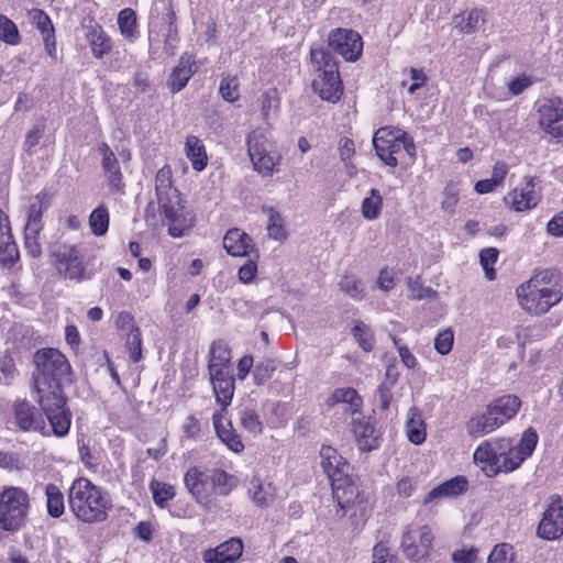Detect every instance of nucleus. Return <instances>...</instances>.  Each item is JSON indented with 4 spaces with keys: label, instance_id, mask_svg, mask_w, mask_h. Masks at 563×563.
I'll use <instances>...</instances> for the list:
<instances>
[{
    "label": "nucleus",
    "instance_id": "f257e3e1",
    "mask_svg": "<svg viewBox=\"0 0 563 563\" xmlns=\"http://www.w3.org/2000/svg\"><path fill=\"white\" fill-rule=\"evenodd\" d=\"M35 400L40 404L56 437H65L70 429L71 416L66 409L63 384L69 380L71 366L67 357L56 349L38 350L34 354Z\"/></svg>",
    "mask_w": 563,
    "mask_h": 563
},
{
    "label": "nucleus",
    "instance_id": "f03ea898",
    "mask_svg": "<svg viewBox=\"0 0 563 563\" xmlns=\"http://www.w3.org/2000/svg\"><path fill=\"white\" fill-rule=\"evenodd\" d=\"M538 441L533 428L523 431L517 445L510 438L485 440L475 449L473 460L488 477L511 473L533 453Z\"/></svg>",
    "mask_w": 563,
    "mask_h": 563
},
{
    "label": "nucleus",
    "instance_id": "7ed1b4c3",
    "mask_svg": "<svg viewBox=\"0 0 563 563\" xmlns=\"http://www.w3.org/2000/svg\"><path fill=\"white\" fill-rule=\"evenodd\" d=\"M184 483L196 503L211 511L214 507L213 496H229L238 487L239 479L222 468L192 466L185 473Z\"/></svg>",
    "mask_w": 563,
    "mask_h": 563
},
{
    "label": "nucleus",
    "instance_id": "20e7f679",
    "mask_svg": "<svg viewBox=\"0 0 563 563\" xmlns=\"http://www.w3.org/2000/svg\"><path fill=\"white\" fill-rule=\"evenodd\" d=\"M520 307L536 316L544 314L562 299V287L550 271L534 274L517 288Z\"/></svg>",
    "mask_w": 563,
    "mask_h": 563
},
{
    "label": "nucleus",
    "instance_id": "39448f33",
    "mask_svg": "<svg viewBox=\"0 0 563 563\" xmlns=\"http://www.w3.org/2000/svg\"><path fill=\"white\" fill-rule=\"evenodd\" d=\"M69 508L84 522L103 521L111 508L107 494L89 479L74 481L68 493Z\"/></svg>",
    "mask_w": 563,
    "mask_h": 563
},
{
    "label": "nucleus",
    "instance_id": "423d86ee",
    "mask_svg": "<svg viewBox=\"0 0 563 563\" xmlns=\"http://www.w3.org/2000/svg\"><path fill=\"white\" fill-rule=\"evenodd\" d=\"M521 407L515 395L501 396L488 404L484 411L472 416L466 422V432L472 438H482L511 420Z\"/></svg>",
    "mask_w": 563,
    "mask_h": 563
},
{
    "label": "nucleus",
    "instance_id": "0eeeda50",
    "mask_svg": "<svg viewBox=\"0 0 563 563\" xmlns=\"http://www.w3.org/2000/svg\"><path fill=\"white\" fill-rule=\"evenodd\" d=\"M310 58L317 71V76L312 80L314 92L322 100L333 103L339 101L343 92V86L336 60L322 47L312 48Z\"/></svg>",
    "mask_w": 563,
    "mask_h": 563
},
{
    "label": "nucleus",
    "instance_id": "6e6552de",
    "mask_svg": "<svg viewBox=\"0 0 563 563\" xmlns=\"http://www.w3.org/2000/svg\"><path fill=\"white\" fill-rule=\"evenodd\" d=\"M31 509L27 492L18 486H4L0 492V528L15 532L24 527Z\"/></svg>",
    "mask_w": 563,
    "mask_h": 563
},
{
    "label": "nucleus",
    "instance_id": "1a4fd4ad",
    "mask_svg": "<svg viewBox=\"0 0 563 563\" xmlns=\"http://www.w3.org/2000/svg\"><path fill=\"white\" fill-rule=\"evenodd\" d=\"M373 145L377 156L390 167L398 165L397 154L402 150L410 157L416 155V146L412 137L398 128L383 126L378 129L374 134Z\"/></svg>",
    "mask_w": 563,
    "mask_h": 563
},
{
    "label": "nucleus",
    "instance_id": "9d476101",
    "mask_svg": "<svg viewBox=\"0 0 563 563\" xmlns=\"http://www.w3.org/2000/svg\"><path fill=\"white\" fill-rule=\"evenodd\" d=\"M247 155L253 168L262 176H272L280 163V155L269 152L268 140L261 130H253L246 135Z\"/></svg>",
    "mask_w": 563,
    "mask_h": 563
},
{
    "label": "nucleus",
    "instance_id": "9b49d317",
    "mask_svg": "<svg viewBox=\"0 0 563 563\" xmlns=\"http://www.w3.org/2000/svg\"><path fill=\"white\" fill-rule=\"evenodd\" d=\"M433 534L430 527L426 525H410L402 534L401 549L410 560H422L428 558L432 550Z\"/></svg>",
    "mask_w": 563,
    "mask_h": 563
},
{
    "label": "nucleus",
    "instance_id": "f8f14e48",
    "mask_svg": "<svg viewBox=\"0 0 563 563\" xmlns=\"http://www.w3.org/2000/svg\"><path fill=\"white\" fill-rule=\"evenodd\" d=\"M321 465L332 483V489L339 500V505L343 508L339 490L350 482V465L346 460L338 453V451L328 445H323L320 450Z\"/></svg>",
    "mask_w": 563,
    "mask_h": 563
},
{
    "label": "nucleus",
    "instance_id": "ddd939ff",
    "mask_svg": "<svg viewBox=\"0 0 563 563\" xmlns=\"http://www.w3.org/2000/svg\"><path fill=\"white\" fill-rule=\"evenodd\" d=\"M163 222L168 227V233L174 238H180L191 227V219L185 211L179 192L158 202Z\"/></svg>",
    "mask_w": 563,
    "mask_h": 563
},
{
    "label": "nucleus",
    "instance_id": "4468645a",
    "mask_svg": "<svg viewBox=\"0 0 563 563\" xmlns=\"http://www.w3.org/2000/svg\"><path fill=\"white\" fill-rule=\"evenodd\" d=\"M537 536L543 540H558L563 536V505L559 495L549 498L537 528Z\"/></svg>",
    "mask_w": 563,
    "mask_h": 563
},
{
    "label": "nucleus",
    "instance_id": "2eb2a0df",
    "mask_svg": "<svg viewBox=\"0 0 563 563\" xmlns=\"http://www.w3.org/2000/svg\"><path fill=\"white\" fill-rule=\"evenodd\" d=\"M329 46L347 62H355L363 52L361 35L349 29H335L328 37Z\"/></svg>",
    "mask_w": 563,
    "mask_h": 563
},
{
    "label": "nucleus",
    "instance_id": "dca6fc26",
    "mask_svg": "<svg viewBox=\"0 0 563 563\" xmlns=\"http://www.w3.org/2000/svg\"><path fill=\"white\" fill-rule=\"evenodd\" d=\"M56 266L70 279L80 280L84 277L85 266L80 250L74 245H60L56 251Z\"/></svg>",
    "mask_w": 563,
    "mask_h": 563
},
{
    "label": "nucleus",
    "instance_id": "f3484780",
    "mask_svg": "<svg viewBox=\"0 0 563 563\" xmlns=\"http://www.w3.org/2000/svg\"><path fill=\"white\" fill-rule=\"evenodd\" d=\"M539 201L540 192L533 179L520 183L505 197V202L518 212L534 208Z\"/></svg>",
    "mask_w": 563,
    "mask_h": 563
},
{
    "label": "nucleus",
    "instance_id": "a211bd4d",
    "mask_svg": "<svg viewBox=\"0 0 563 563\" xmlns=\"http://www.w3.org/2000/svg\"><path fill=\"white\" fill-rule=\"evenodd\" d=\"M15 422L23 431H38L44 435L55 433L52 424L46 426L42 415L31 404L22 401L14 406Z\"/></svg>",
    "mask_w": 563,
    "mask_h": 563
},
{
    "label": "nucleus",
    "instance_id": "6ab92c4d",
    "mask_svg": "<svg viewBox=\"0 0 563 563\" xmlns=\"http://www.w3.org/2000/svg\"><path fill=\"white\" fill-rule=\"evenodd\" d=\"M540 124L554 137L563 136V100L548 99L539 109Z\"/></svg>",
    "mask_w": 563,
    "mask_h": 563
},
{
    "label": "nucleus",
    "instance_id": "aec40b11",
    "mask_svg": "<svg viewBox=\"0 0 563 563\" xmlns=\"http://www.w3.org/2000/svg\"><path fill=\"white\" fill-rule=\"evenodd\" d=\"M242 541L238 538H231L217 548L203 551L202 560L206 563H232L242 555Z\"/></svg>",
    "mask_w": 563,
    "mask_h": 563
},
{
    "label": "nucleus",
    "instance_id": "412c9836",
    "mask_svg": "<svg viewBox=\"0 0 563 563\" xmlns=\"http://www.w3.org/2000/svg\"><path fill=\"white\" fill-rule=\"evenodd\" d=\"M468 488V482L464 476H455L450 478L433 489H431L423 498L422 503L429 505L438 503L444 498H454L463 495Z\"/></svg>",
    "mask_w": 563,
    "mask_h": 563
},
{
    "label": "nucleus",
    "instance_id": "4be33fe9",
    "mask_svg": "<svg viewBox=\"0 0 563 563\" xmlns=\"http://www.w3.org/2000/svg\"><path fill=\"white\" fill-rule=\"evenodd\" d=\"M102 156V168L108 179V184L112 194H119L123 190L122 173L119 162L107 143H102L98 147Z\"/></svg>",
    "mask_w": 563,
    "mask_h": 563
},
{
    "label": "nucleus",
    "instance_id": "5701e85b",
    "mask_svg": "<svg viewBox=\"0 0 563 563\" xmlns=\"http://www.w3.org/2000/svg\"><path fill=\"white\" fill-rule=\"evenodd\" d=\"M223 409L213 413L212 422L218 438L223 442L231 451L240 453L244 449L240 437L235 433L232 423L228 420L223 413Z\"/></svg>",
    "mask_w": 563,
    "mask_h": 563
},
{
    "label": "nucleus",
    "instance_id": "b1692460",
    "mask_svg": "<svg viewBox=\"0 0 563 563\" xmlns=\"http://www.w3.org/2000/svg\"><path fill=\"white\" fill-rule=\"evenodd\" d=\"M196 73V62L189 54H183L177 66L173 69L168 87L173 93L179 92Z\"/></svg>",
    "mask_w": 563,
    "mask_h": 563
},
{
    "label": "nucleus",
    "instance_id": "393cba45",
    "mask_svg": "<svg viewBox=\"0 0 563 563\" xmlns=\"http://www.w3.org/2000/svg\"><path fill=\"white\" fill-rule=\"evenodd\" d=\"M223 247L232 256H247L254 250L252 239L238 228L230 229L223 238Z\"/></svg>",
    "mask_w": 563,
    "mask_h": 563
},
{
    "label": "nucleus",
    "instance_id": "a878e982",
    "mask_svg": "<svg viewBox=\"0 0 563 563\" xmlns=\"http://www.w3.org/2000/svg\"><path fill=\"white\" fill-rule=\"evenodd\" d=\"M85 29L86 38L89 42L92 55L96 58H102L111 52V40L99 24L90 23L86 25Z\"/></svg>",
    "mask_w": 563,
    "mask_h": 563
},
{
    "label": "nucleus",
    "instance_id": "bb28decb",
    "mask_svg": "<svg viewBox=\"0 0 563 563\" xmlns=\"http://www.w3.org/2000/svg\"><path fill=\"white\" fill-rule=\"evenodd\" d=\"M352 431L361 451L369 452L378 446L377 437L374 435V427L368 420L364 418L354 419Z\"/></svg>",
    "mask_w": 563,
    "mask_h": 563
},
{
    "label": "nucleus",
    "instance_id": "cd10ccee",
    "mask_svg": "<svg viewBox=\"0 0 563 563\" xmlns=\"http://www.w3.org/2000/svg\"><path fill=\"white\" fill-rule=\"evenodd\" d=\"M185 154L196 172H202L208 165V155L203 142L195 135L185 141Z\"/></svg>",
    "mask_w": 563,
    "mask_h": 563
},
{
    "label": "nucleus",
    "instance_id": "c85d7f7f",
    "mask_svg": "<svg viewBox=\"0 0 563 563\" xmlns=\"http://www.w3.org/2000/svg\"><path fill=\"white\" fill-rule=\"evenodd\" d=\"M340 404L345 412L355 413L362 406V399L353 388H338L328 398L327 405L333 407Z\"/></svg>",
    "mask_w": 563,
    "mask_h": 563
},
{
    "label": "nucleus",
    "instance_id": "c756f323",
    "mask_svg": "<svg viewBox=\"0 0 563 563\" xmlns=\"http://www.w3.org/2000/svg\"><path fill=\"white\" fill-rule=\"evenodd\" d=\"M406 433L412 444H421L427 437L426 423L421 411L417 407H411L407 413Z\"/></svg>",
    "mask_w": 563,
    "mask_h": 563
},
{
    "label": "nucleus",
    "instance_id": "7c9ffc66",
    "mask_svg": "<svg viewBox=\"0 0 563 563\" xmlns=\"http://www.w3.org/2000/svg\"><path fill=\"white\" fill-rule=\"evenodd\" d=\"M454 29L462 34H472L476 32L481 24H484L486 19L484 11L481 9H473L466 13L454 14L453 18Z\"/></svg>",
    "mask_w": 563,
    "mask_h": 563
},
{
    "label": "nucleus",
    "instance_id": "2f4dec72",
    "mask_svg": "<svg viewBox=\"0 0 563 563\" xmlns=\"http://www.w3.org/2000/svg\"><path fill=\"white\" fill-rule=\"evenodd\" d=\"M48 206L49 199L47 194L41 192L36 195L30 205L24 227H29L31 230L35 228L43 229L42 218Z\"/></svg>",
    "mask_w": 563,
    "mask_h": 563
},
{
    "label": "nucleus",
    "instance_id": "473e14b6",
    "mask_svg": "<svg viewBox=\"0 0 563 563\" xmlns=\"http://www.w3.org/2000/svg\"><path fill=\"white\" fill-rule=\"evenodd\" d=\"M118 26L121 35L133 42L137 36V19L134 10L131 8L122 9L118 14Z\"/></svg>",
    "mask_w": 563,
    "mask_h": 563
},
{
    "label": "nucleus",
    "instance_id": "72a5a7b5",
    "mask_svg": "<svg viewBox=\"0 0 563 563\" xmlns=\"http://www.w3.org/2000/svg\"><path fill=\"white\" fill-rule=\"evenodd\" d=\"M250 494L257 506H268L275 496V488L271 482L253 479Z\"/></svg>",
    "mask_w": 563,
    "mask_h": 563
},
{
    "label": "nucleus",
    "instance_id": "f704fd0d",
    "mask_svg": "<svg viewBox=\"0 0 563 563\" xmlns=\"http://www.w3.org/2000/svg\"><path fill=\"white\" fill-rule=\"evenodd\" d=\"M383 206V196L379 190L373 188L369 191V196L365 197L362 201V216L368 221L376 220L380 216Z\"/></svg>",
    "mask_w": 563,
    "mask_h": 563
},
{
    "label": "nucleus",
    "instance_id": "c9c22d12",
    "mask_svg": "<svg viewBox=\"0 0 563 563\" xmlns=\"http://www.w3.org/2000/svg\"><path fill=\"white\" fill-rule=\"evenodd\" d=\"M155 191L158 202L167 197H173L174 192H178L172 184V169L169 166L162 167L155 176Z\"/></svg>",
    "mask_w": 563,
    "mask_h": 563
},
{
    "label": "nucleus",
    "instance_id": "e433bc0d",
    "mask_svg": "<svg viewBox=\"0 0 563 563\" xmlns=\"http://www.w3.org/2000/svg\"><path fill=\"white\" fill-rule=\"evenodd\" d=\"M216 395V400L224 410L232 400L234 394V380L232 376L211 382Z\"/></svg>",
    "mask_w": 563,
    "mask_h": 563
},
{
    "label": "nucleus",
    "instance_id": "4c0bfd02",
    "mask_svg": "<svg viewBox=\"0 0 563 563\" xmlns=\"http://www.w3.org/2000/svg\"><path fill=\"white\" fill-rule=\"evenodd\" d=\"M263 211L267 216L268 236L277 241L285 240L287 232L284 225V219L280 213L272 207L264 208Z\"/></svg>",
    "mask_w": 563,
    "mask_h": 563
},
{
    "label": "nucleus",
    "instance_id": "58836bf2",
    "mask_svg": "<svg viewBox=\"0 0 563 563\" xmlns=\"http://www.w3.org/2000/svg\"><path fill=\"white\" fill-rule=\"evenodd\" d=\"M45 494L48 515L53 518H59L65 510L63 493L55 484H48Z\"/></svg>",
    "mask_w": 563,
    "mask_h": 563
},
{
    "label": "nucleus",
    "instance_id": "ea45409f",
    "mask_svg": "<svg viewBox=\"0 0 563 563\" xmlns=\"http://www.w3.org/2000/svg\"><path fill=\"white\" fill-rule=\"evenodd\" d=\"M89 227L96 236H102L109 228V211L104 206H99L89 216Z\"/></svg>",
    "mask_w": 563,
    "mask_h": 563
},
{
    "label": "nucleus",
    "instance_id": "a19ab883",
    "mask_svg": "<svg viewBox=\"0 0 563 563\" xmlns=\"http://www.w3.org/2000/svg\"><path fill=\"white\" fill-rule=\"evenodd\" d=\"M0 41L13 46L21 42L16 24L4 14H0Z\"/></svg>",
    "mask_w": 563,
    "mask_h": 563
},
{
    "label": "nucleus",
    "instance_id": "79ce46f5",
    "mask_svg": "<svg viewBox=\"0 0 563 563\" xmlns=\"http://www.w3.org/2000/svg\"><path fill=\"white\" fill-rule=\"evenodd\" d=\"M340 290L354 300H362L365 296L363 284L352 275H345L339 283Z\"/></svg>",
    "mask_w": 563,
    "mask_h": 563
},
{
    "label": "nucleus",
    "instance_id": "37998d69",
    "mask_svg": "<svg viewBox=\"0 0 563 563\" xmlns=\"http://www.w3.org/2000/svg\"><path fill=\"white\" fill-rule=\"evenodd\" d=\"M150 488L154 503L161 508H164L166 503L175 495L174 487L165 483L154 481L151 483Z\"/></svg>",
    "mask_w": 563,
    "mask_h": 563
},
{
    "label": "nucleus",
    "instance_id": "c03bdc74",
    "mask_svg": "<svg viewBox=\"0 0 563 563\" xmlns=\"http://www.w3.org/2000/svg\"><path fill=\"white\" fill-rule=\"evenodd\" d=\"M42 229H32L24 227V247L32 257H38L42 254L40 233Z\"/></svg>",
    "mask_w": 563,
    "mask_h": 563
},
{
    "label": "nucleus",
    "instance_id": "a18cd8bd",
    "mask_svg": "<svg viewBox=\"0 0 563 563\" xmlns=\"http://www.w3.org/2000/svg\"><path fill=\"white\" fill-rule=\"evenodd\" d=\"M352 331L360 346L364 351L369 352L374 345V336L372 330L365 323L358 321L355 323Z\"/></svg>",
    "mask_w": 563,
    "mask_h": 563
},
{
    "label": "nucleus",
    "instance_id": "49530a36",
    "mask_svg": "<svg viewBox=\"0 0 563 563\" xmlns=\"http://www.w3.org/2000/svg\"><path fill=\"white\" fill-rule=\"evenodd\" d=\"M240 422L250 433L261 434L263 432V423L258 415L252 409H243L240 412Z\"/></svg>",
    "mask_w": 563,
    "mask_h": 563
},
{
    "label": "nucleus",
    "instance_id": "de8ad7c7",
    "mask_svg": "<svg viewBox=\"0 0 563 563\" xmlns=\"http://www.w3.org/2000/svg\"><path fill=\"white\" fill-rule=\"evenodd\" d=\"M231 352L223 342H213L209 351V364L230 365Z\"/></svg>",
    "mask_w": 563,
    "mask_h": 563
},
{
    "label": "nucleus",
    "instance_id": "09e8293b",
    "mask_svg": "<svg viewBox=\"0 0 563 563\" xmlns=\"http://www.w3.org/2000/svg\"><path fill=\"white\" fill-rule=\"evenodd\" d=\"M125 347L132 362L136 363L142 358V338L141 331L134 330L126 333Z\"/></svg>",
    "mask_w": 563,
    "mask_h": 563
},
{
    "label": "nucleus",
    "instance_id": "8fccbe9b",
    "mask_svg": "<svg viewBox=\"0 0 563 563\" xmlns=\"http://www.w3.org/2000/svg\"><path fill=\"white\" fill-rule=\"evenodd\" d=\"M222 98L228 102H234L240 98L239 82L234 76L222 78L219 87Z\"/></svg>",
    "mask_w": 563,
    "mask_h": 563
},
{
    "label": "nucleus",
    "instance_id": "3c124183",
    "mask_svg": "<svg viewBox=\"0 0 563 563\" xmlns=\"http://www.w3.org/2000/svg\"><path fill=\"white\" fill-rule=\"evenodd\" d=\"M515 559L514 549L508 543H500L492 550L487 563H512Z\"/></svg>",
    "mask_w": 563,
    "mask_h": 563
},
{
    "label": "nucleus",
    "instance_id": "603ef678",
    "mask_svg": "<svg viewBox=\"0 0 563 563\" xmlns=\"http://www.w3.org/2000/svg\"><path fill=\"white\" fill-rule=\"evenodd\" d=\"M278 107L279 99L276 89H269L262 95L261 113L264 121H268L271 112L277 110Z\"/></svg>",
    "mask_w": 563,
    "mask_h": 563
},
{
    "label": "nucleus",
    "instance_id": "864d4df0",
    "mask_svg": "<svg viewBox=\"0 0 563 563\" xmlns=\"http://www.w3.org/2000/svg\"><path fill=\"white\" fill-rule=\"evenodd\" d=\"M498 258V251L494 247L484 249L479 253L481 265L485 272L487 279L493 280L495 278L494 264Z\"/></svg>",
    "mask_w": 563,
    "mask_h": 563
},
{
    "label": "nucleus",
    "instance_id": "5fc2aeb1",
    "mask_svg": "<svg viewBox=\"0 0 563 563\" xmlns=\"http://www.w3.org/2000/svg\"><path fill=\"white\" fill-rule=\"evenodd\" d=\"M454 342V334L451 329L441 331L434 339V349L441 355H446L451 352Z\"/></svg>",
    "mask_w": 563,
    "mask_h": 563
},
{
    "label": "nucleus",
    "instance_id": "6e6d98bb",
    "mask_svg": "<svg viewBox=\"0 0 563 563\" xmlns=\"http://www.w3.org/2000/svg\"><path fill=\"white\" fill-rule=\"evenodd\" d=\"M276 369L275 363L272 360H267L258 363L253 372L254 382L256 385H262L271 379L274 371Z\"/></svg>",
    "mask_w": 563,
    "mask_h": 563
},
{
    "label": "nucleus",
    "instance_id": "4d7b16f0",
    "mask_svg": "<svg viewBox=\"0 0 563 563\" xmlns=\"http://www.w3.org/2000/svg\"><path fill=\"white\" fill-rule=\"evenodd\" d=\"M459 194L460 189L455 184H449L443 192V200L441 202V207L448 213H452L454 211L455 206L459 202Z\"/></svg>",
    "mask_w": 563,
    "mask_h": 563
},
{
    "label": "nucleus",
    "instance_id": "13d9d810",
    "mask_svg": "<svg viewBox=\"0 0 563 563\" xmlns=\"http://www.w3.org/2000/svg\"><path fill=\"white\" fill-rule=\"evenodd\" d=\"M32 19L41 32L42 37L47 36L48 33H54L52 21L49 16L43 11L35 10L32 14Z\"/></svg>",
    "mask_w": 563,
    "mask_h": 563
},
{
    "label": "nucleus",
    "instance_id": "bf43d9fd",
    "mask_svg": "<svg viewBox=\"0 0 563 563\" xmlns=\"http://www.w3.org/2000/svg\"><path fill=\"white\" fill-rule=\"evenodd\" d=\"M15 366L10 356H3L0 360V383L8 385L14 378Z\"/></svg>",
    "mask_w": 563,
    "mask_h": 563
},
{
    "label": "nucleus",
    "instance_id": "052dcab7",
    "mask_svg": "<svg viewBox=\"0 0 563 563\" xmlns=\"http://www.w3.org/2000/svg\"><path fill=\"white\" fill-rule=\"evenodd\" d=\"M416 481L408 476L401 477L396 484V493L401 498H408L412 496L416 492Z\"/></svg>",
    "mask_w": 563,
    "mask_h": 563
},
{
    "label": "nucleus",
    "instance_id": "680f3d73",
    "mask_svg": "<svg viewBox=\"0 0 563 563\" xmlns=\"http://www.w3.org/2000/svg\"><path fill=\"white\" fill-rule=\"evenodd\" d=\"M115 327L118 330L122 332L130 333L134 330H139L137 327H135L134 318L133 316L128 311H121L115 318Z\"/></svg>",
    "mask_w": 563,
    "mask_h": 563
},
{
    "label": "nucleus",
    "instance_id": "e2e57ef3",
    "mask_svg": "<svg viewBox=\"0 0 563 563\" xmlns=\"http://www.w3.org/2000/svg\"><path fill=\"white\" fill-rule=\"evenodd\" d=\"M181 430L186 438L197 439L201 431L200 422L195 416L190 415L185 419Z\"/></svg>",
    "mask_w": 563,
    "mask_h": 563
},
{
    "label": "nucleus",
    "instance_id": "0e129e2a",
    "mask_svg": "<svg viewBox=\"0 0 563 563\" xmlns=\"http://www.w3.org/2000/svg\"><path fill=\"white\" fill-rule=\"evenodd\" d=\"M454 563H476L477 550L475 548L461 549L452 553Z\"/></svg>",
    "mask_w": 563,
    "mask_h": 563
},
{
    "label": "nucleus",
    "instance_id": "69168bd1",
    "mask_svg": "<svg viewBox=\"0 0 563 563\" xmlns=\"http://www.w3.org/2000/svg\"><path fill=\"white\" fill-rule=\"evenodd\" d=\"M257 273V265L254 261H247L239 269V279L243 284L251 283Z\"/></svg>",
    "mask_w": 563,
    "mask_h": 563
},
{
    "label": "nucleus",
    "instance_id": "338daca9",
    "mask_svg": "<svg viewBox=\"0 0 563 563\" xmlns=\"http://www.w3.org/2000/svg\"><path fill=\"white\" fill-rule=\"evenodd\" d=\"M377 285L379 289L383 291H389L395 286V277L394 273L388 268H383L379 272L378 278H377Z\"/></svg>",
    "mask_w": 563,
    "mask_h": 563
},
{
    "label": "nucleus",
    "instance_id": "774afa93",
    "mask_svg": "<svg viewBox=\"0 0 563 563\" xmlns=\"http://www.w3.org/2000/svg\"><path fill=\"white\" fill-rule=\"evenodd\" d=\"M547 231L552 236H563V211L548 222Z\"/></svg>",
    "mask_w": 563,
    "mask_h": 563
}]
</instances>
